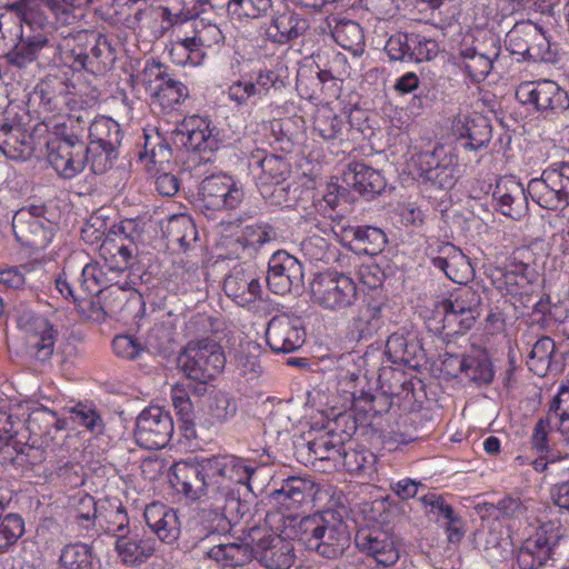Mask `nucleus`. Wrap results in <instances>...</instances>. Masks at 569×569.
<instances>
[{
	"mask_svg": "<svg viewBox=\"0 0 569 569\" xmlns=\"http://www.w3.org/2000/svg\"><path fill=\"white\" fill-rule=\"evenodd\" d=\"M480 295L472 287H458L451 292L450 297L443 301L442 308L447 316H465L460 325L465 329H470L476 319L480 316Z\"/></svg>",
	"mask_w": 569,
	"mask_h": 569,
	"instance_id": "cd10ccee",
	"label": "nucleus"
},
{
	"mask_svg": "<svg viewBox=\"0 0 569 569\" xmlns=\"http://www.w3.org/2000/svg\"><path fill=\"white\" fill-rule=\"evenodd\" d=\"M516 97L522 104H532L545 119L569 111V91L549 79L521 83Z\"/></svg>",
	"mask_w": 569,
	"mask_h": 569,
	"instance_id": "6e6552de",
	"label": "nucleus"
},
{
	"mask_svg": "<svg viewBox=\"0 0 569 569\" xmlns=\"http://www.w3.org/2000/svg\"><path fill=\"white\" fill-rule=\"evenodd\" d=\"M343 181L368 199L380 194L387 184L380 171L362 162L349 163L343 172Z\"/></svg>",
	"mask_w": 569,
	"mask_h": 569,
	"instance_id": "c85d7f7f",
	"label": "nucleus"
},
{
	"mask_svg": "<svg viewBox=\"0 0 569 569\" xmlns=\"http://www.w3.org/2000/svg\"><path fill=\"white\" fill-rule=\"evenodd\" d=\"M72 499V517L79 535L84 538L99 536V529L97 528L99 517L94 498L88 493L79 492Z\"/></svg>",
	"mask_w": 569,
	"mask_h": 569,
	"instance_id": "ea45409f",
	"label": "nucleus"
},
{
	"mask_svg": "<svg viewBox=\"0 0 569 569\" xmlns=\"http://www.w3.org/2000/svg\"><path fill=\"white\" fill-rule=\"evenodd\" d=\"M258 163L262 172L260 179L266 184L286 182L287 178L291 174L289 161L281 156L267 154Z\"/></svg>",
	"mask_w": 569,
	"mask_h": 569,
	"instance_id": "bf43d9fd",
	"label": "nucleus"
},
{
	"mask_svg": "<svg viewBox=\"0 0 569 569\" xmlns=\"http://www.w3.org/2000/svg\"><path fill=\"white\" fill-rule=\"evenodd\" d=\"M500 48L492 41L489 49L461 43L457 64L475 82L482 81L491 71L493 61L499 57Z\"/></svg>",
	"mask_w": 569,
	"mask_h": 569,
	"instance_id": "4be33fe9",
	"label": "nucleus"
},
{
	"mask_svg": "<svg viewBox=\"0 0 569 569\" xmlns=\"http://www.w3.org/2000/svg\"><path fill=\"white\" fill-rule=\"evenodd\" d=\"M459 365L461 372L477 385H487L493 378V370L489 356L485 350L478 349L470 355L452 358Z\"/></svg>",
	"mask_w": 569,
	"mask_h": 569,
	"instance_id": "c03bdc74",
	"label": "nucleus"
},
{
	"mask_svg": "<svg viewBox=\"0 0 569 569\" xmlns=\"http://www.w3.org/2000/svg\"><path fill=\"white\" fill-rule=\"evenodd\" d=\"M503 278L502 284H533L537 282L539 274L533 267L523 262L510 263L506 271L501 272Z\"/></svg>",
	"mask_w": 569,
	"mask_h": 569,
	"instance_id": "774afa93",
	"label": "nucleus"
},
{
	"mask_svg": "<svg viewBox=\"0 0 569 569\" xmlns=\"http://www.w3.org/2000/svg\"><path fill=\"white\" fill-rule=\"evenodd\" d=\"M420 501L426 515L439 525L453 517V508L440 495L428 493L421 497Z\"/></svg>",
	"mask_w": 569,
	"mask_h": 569,
	"instance_id": "338daca9",
	"label": "nucleus"
},
{
	"mask_svg": "<svg viewBox=\"0 0 569 569\" xmlns=\"http://www.w3.org/2000/svg\"><path fill=\"white\" fill-rule=\"evenodd\" d=\"M506 43L511 53L520 56L539 57L549 49L545 32L531 21L516 23L507 33Z\"/></svg>",
	"mask_w": 569,
	"mask_h": 569,
	"instance_id": "f3484780",
	"label": "nucleus"
},
{
	"mask_svg": "<svg viewBox=\"0 0 569 569\" xmlns=\"http://www.w3.org/2000/svg\"><path fill=\"white\" fill-rule=\"evenodd\" d=\"M143 517L159 541L172 543L179 538L180 520L174 509L161 502H152L146 507Z\"/></svg>",
	"mask_w": 569,
	"mask_h": 569,
	"instance_id": "393cba45",
	"label": "nucleus"
},
{
	"mask_svg": "<svg viewBox=\"0 0 569 569\" xmlns=\"http://www.w3.org/2000/svg\"><path fill=\"white\" fill-rule=\"evenodd\" d=\"M556 346L551 338L542 337L532 347L527 358L529 369L537 376H545L550 367Z\"/></svg>",
	"mask_w": 569,
	"mask_h": 569,
	"instance_id": "6e6d98bb",
	"label": "nucleus"
},
{
	"mask_svg": "<svg viewBox=\"0 0 569 569\" xmlns=\"http://www.w3.org/2000/svg\"><path fill=\"white\" fill-rule=\"evenodd\" d=\"M268 346L277 353H290L305 343L301 320L288 315L271 318L266 330Z\"/></svg>",
	"mask_w": 569,
	"mask_h": 569,
	"instance_id": "4468645a",
	"label": "nucleus"
},
{
	"mask_svg": "<svg viewBox=\"0 0 569 569\" xmlns=\"http://www.w3.org/2000/svg\"><path fill=\"white\" fill-rule=\"evenodd\" d=\"M206 462L217 498L219 492L234 489L233 485L244 486L248 491L254 492L259 469L244 459L236 456H212L206 458Z\"/></svg>",
	"mask_w": 569,
	"mask_h": 569,
	"instance_id": "0eeeda50",
	"label": "nucleus"
},
{
	"mask_svg": "<svg viewBox=\"0 0 569 569\" xmlns=\"http://www.w3.org/2000/svg\"><path fill=\"white\" fill-rule=\"evenodd\" d=\"M158 546L151 536L127 532L117 538L114 549L123 565L139 567L154 555Z\"/></svg>",
	"mask_w": 569,
	"mask_h": 569,
	"instance_id": "b1692460",
	"label": "nucleus"
},
{
	"mask_svg": "<svg viewBox=\"0 0 569 569\" xmlns=\"http://www.w3.org/2000/svg\"><path fill=\"white\" fill-rule=\"evenodd\" d=\"M46 207L31 204L16 211L12 229L17 241L34 250L44 249L53 238L54 224L44 217Z\"/></svg>",
	"mask_w": 569,
	"mask_h": 569,
	"instance_id": "1a4fd4ad",
	"label": "nucleus"
},
{
	"mask_svg": "<svg viewBox=\"0 0 569 569\" xmlns=\"http://www.w3.org/2000/svg\"><path fill=\"white\" fill-rule=\"evenodd\" d=\"M482 508L488 517L496 520L520 518L527 511V507L521 499L513 496H507L497 503H485Z\"/></svg>",
	"mask_w": 569,
	"mask_h": 569,
	"instance_id": "e2e57ef3",
	"label": "nucleus"
},
{
	"mask_svg": "<svg viewBox=\"0 0 569 569\" xmlns=\"http://www.w3.org/2000/svg\"><path fill=\"white\" fill-rule=\"evenodd\" d=\"M90 116L87 111L76 112L63 118L61 122L53 126V139H61L76 146V149L83 150L86 144L83 138L88 132Z\"/></svg>",
	"mask_w": 569,
	"mask_h": 569,
	"instance_id": "79ce46f5",
	"label": "nucleus"
},
{
	"mask_svg": "<svg viewBox=\"0 0 569 569\" xmlns=\"http://www.w3.org/2000/svg\"><path fill=\"white\" fill-rule=\"evenodd\" d=\"M138 246L126 237L120 238L108 231L103 241L99 244V254L111 269L126 271L129 263L138 256Z\"/></svg>",
	"mask_w": 569,
	"mask_h": 569,
	"instance_id": "7c9ffc66",
	"label": "nucleus"
},
{
	"mask_svg": "<svg viewBox=\"0 0 569 569\" xmlns=\"http://www.w3.org/2000/svg\"><path fill=\"white\" fill-rule=\"evenodd\" d=\"M53 290L66 300L71 299L84 317L96 321L103 319L102 289L92 292L89 287H53Z\"/></svg>",
	"mask_w": 569,
	"mask_h": 569,
	"instance_id": "c9c22d12",
	"label": "nucleus"
},
{
	"mask_svg": "<svg viewBox=\"0 0 569 569\" xmlns=\"http://www.w3.org/2000/svg\"><path fill=\"white\" fill-rule=\"evenodd\" d=\"M331 37L343 49L355 56L361 54L365 47V36L359 23L352 20L332 17L328 20Z\"/></svg>",
	"mask_w": 569,
	"mask_h": 569,
	"instance_id": "e433bc0d",
	"label": "nucleus"
},
{
	"mask_svg": "<svg viewBox=\"0 0 569 569\" xmlns=\"http://www.w3.org/2000/svg\"><path fill=\"white\" fill-rule=\"evenodd\" d=\"M88 137L90 142L86 146L84 152L90 161V170L94 174L104 173L118 157L122 139L120 126L109 117L90 119Z\"/></svg>",
	"mask_w": 569,
	"mask_h": 569,
	"instance_id": "39448f33",
	"label": "nucleus"
},
{
	"mask_svg": "<svg viewBox=\"0 0 569 569\" xmlns=\"http://www.w3.org/2000/svg\"><path fill=\"white\" fill-rule=\"evenodd\" d=\"M33 448L17 439L11 417L0 412V463L23 465Z\"/></svg>",
	"mask_w": 569,
	"mask_h": 569,
	"instance_id": "72a5a7b5",
	"label": "nucleus"
},
{
	"mask_svg": "<svg viewBox=\"0 0 569 569\" xmlns=\"http://www.w3.org/2000/svg\"><path fill=\"white\" fill-rule=\"evenodd\" d=\"M256 558L268 569H289L295 562L293 543L279 535L257 536Z\"/></svg>",
	"mask_w": 569,
	"mask_h": 569,
	"instance_id": "aec40b11",
	"label": "nucleus"
},
{
	"mask_svg": "<svg viewBox=\"0 0 569 569\" xmlns=\"http://www.w3.org/2000/svg\"><path fill=\"white\" fill-rule=\"evenodd\" d=\"M24 533V520L19 513L0 515V550H8Z\"/></svg>",
	"mask_w": 569,
	"mask_h": 569,
	"instance_id": "680f3d73",
	"label": "nucleus"
},
{
	"mask_svg": "<svg viewBox=\"0 0 569 569\" xmlns=\"http://www.w3.org/2000/svg\"><path fill=\"white\" fill-rule=\"evenodd\" d=\"M559 540L560 536L557 532L542 526L521 546L545 566L551 559Z\"/></svg>",
	"mask_w": 569,
	"mask_h": 569,
	"instance_id": "8fccbe9b",
	"label": "nucleus"
},
{
	"mask_svg": "<svg viewBox=\"0 0 569 569\" xmlns=\"http://www.w3.org/2000/svg\"><path fill=\"white\" fill-rule=\"evenodd\" d=\"M172 134L174 140L179 141L187 149L196 151L211 149L208 126H206V129H188L186 126H182L176 129Z\"/></svg>",
	"mask_w": 569,
	"mask_h": 569,
	"instance_id": "69168bd1",
	"label": "nucleus"
},
{
	"mask_svg": "<svg viewBox=\"0 0 569 569\" xmlns=\"http://www.w3.org/2000/svg\"><path fill=\"white\" fill-rule=\"evenodd\" d=\"M199 196L207 209H234L242 201L243 191L237 187L232 177L212 174L201 181Z\"/></svg>",
	"mask_w": 569,
	"mask_h": 569,
	"instance_id": "ddd939ff",
	"label": "nucleus"
},
{
	"mask_svg": "<svg viewBox=\"0 0 569 569\" xmlns=\"http://www.w3.org/2000/svg\"><path fill=\"white\" fill-rule=\"evenodd\" d=\"M307 28V20L292 12H284L272 20L267 34L273 42L286 43L301 36Z\"/></svg>",
	"mask_w": 569,
	"mask_h": 569,
	"instance_id": "49530a36",
	"label": "nucleus"
},
{
	"mask_svg": "<svg viewBox=\"0 0 569 569\" xmlns=\"http://www.w3.org/2000/svg\"><path fill=\"white\" fill-rule=\"evenodd\" d=\"M68 47L63 59L76 71L102 73L116 61V50L102 33L80 31L73 38V44L68 43Z\"/></svg>",
	"mask_w": 569,
	"mask_h": 569,
	"instance_id": "7ed1b4c3",
	"label": "nucleus"
},
{
	"mask_svg": "<svg viewBox=\"0 0 569 569\" xmlns=\"http://www.w3.org/2000/svg\"><path fill=\"white\" fill-rule=\"evenodd\" d=\"M527 191L531 199L547 210H562L569 206V162L542 171L531 179Z\"/></svg>",
	"mask_w": 569,
	"mask_h": 569,
	"instance_id": "423d86ee",
	"label": "nucleus"
},
{
	"mask_svg": "<svg viewBox=\"0 0 569 569\" xmlns=\"http://www.w3.org/2000/svg\"><path fill=\"white\" fill-rule=\"evenodd\" d=\"M308 450V462L317 467V462L321 463L318 468L323 471L340 468L341 451L345 443L340 435L336 432H327L308 441L306 445Z\"/></svg>",
	"mask_w": 569,
	"mask_h": 569,
	"instance_id": "a878e982",
	"label": "nucleus"
},
{
	"mask_svg": "<svg viewBox=\"0 0 569 569\" xmlns=\"http://www.w3.org/2000/svg\"><path fill=\"white\" fill-rule=\"evenodd\" d=\"M47 159L54 170L63 178H73L83 171L90 161L83 150L76 149L70 142L51 139L47 142Z\"/></svg>",
	"mask_w": 569,
	"mask_h": 569,
	"instance_id": "a211bd4d",
	"label": "nucleus"
},
{
	"mask_svg": "<svg viewBox=\"0 0 569 569\" xmlns=\"http://www.w3.org/2000/svg\"><path fill=\"white\" fill-rule=\"evenodd\" d=\"M207 469L206 458L193 463L179 461L172 467L170 481L190 501L217 499Z\"/></svg>",
	"mask_w": 569,
	"mask_h": 569,
	"instance_id": "9d476101",
	"label": "nucleus"
},
{
	"mask_svg": "<svg viewBox=\"0 0 569 569\" xmlns=\"http://www.w3.org/2000/svg\"><path fill=\"white\" fill-rule=\"evenodd\" d=\"M218 505L216 508L223 515L228 521V528L237 523L250 510V505L240 497L238 490H227L218 493V499H213Z\"/></svg>",
	"mask_w": 569,
	"mask_h": 569,
	"instance_id": "603ef678",
	"label": "nucleus"
},
{
	"mask_svg": "<svg viewBox=\"0 0 569 569\" xmlns=\"http://www.w3.org/2000/svg\"><path fill=\"white\" fill-rule=\"evenodd\" d=\"M452 131L463 141V148L473 151L487 147L492 138L490 120L480 113H459L452 121Z\"/></svg>",
	"mask_w": 569,
	"mask_h": 569,
	"instance_id": "6ab92c4d",
	"label": "nucleus"
},
{
	"mask_svg": "<svg viewBox=\"0 0 569 569\" xmlns=\"http://www.w3.org/2000/svg\"><path fill=\"white\" fill-rule=\"evenodd\" d=\"M357 295V287H311L312 301L330 310L351 306Z\"/></svg>",
	"mask_w": 569,
	"mask_h": 569,
	"instance_id": "a18cd8bd",
	"label": "nucleus"
},
{
	"mask_svg": "<svg viewBox=\"0 0 569 569\" xmlns=\"http://www.w3.org/2000/svg\"><path fill=\"white\" fill-rule=\"evenodd\" d=\"M271 6V0H229L227 11L237 20L258 19L266 16Z\"/></svg>",
	"mask_w": 569,
	"mask_h": 569,
	"instance_id": "0e129e2a",
	"label": "nucleus"
},
{
	"mask_svg": "<svg viewBox=\"0 0 569 569\" xmlns=\"http://www.w3.org/2000/svg\"><path fill=\"white\" fill-rule=\"evenodd\" d=\"M0 150L10 159H26L32 151L31 136L19 124H0Z\"/></svg>",
	"mask_w": 569,
	"mask_h": 569,
	"instance_id": "a19ab883",
	"label": "nucleus"
},
{
	"mask_svg": "<svg viewBox=\"0 0 569 569\" xmlns=\"http://www.w3.org/2000/svg\"><path fill=\"white\" fill-rule=\"evenodd\" d=\"M261 533V529L252 527L248 535L232 542H219L206 551L209 559L222 566L242 567L257 555V536Z\"/></svg>",
	"mask_w": 569,
	"mask_h": 569,
	"instance_id": "2eb2a0df",
	"label": "nucleus"
},
{
	"mask_svg": "<svg viewBox=\"0 0 569 569\" xmlns=\"http://www.w3.org/2000/svg\"><path fill=\"white\" fill-rule=\"evenodd\" d=\"M207 281L222 282V284H259L254 277L253 266L238 263L229 269L224 260L214 261L207 269Z\"/></svg>",
	"mask_w": 569,
	"mask_h": 569,
	"instance_id": "4c0bfd02",
	"label": "nucleus"
},
{
	"mask_svg": "<svg viewBox=\"0 0 569 569\" xmlns=\"http://www.w3.org/2000/svg\"><path fill=\"white\" fill-rule=\"evenodd\" d=\"M99 560L92 548L82 542L66 545L60 552V569H97Z\"/></svg>",
	"mask_w": 569,
	"mask_h": 569,
	"instance_id": "de8ad7c7",
	"label": "nucleus"
},
{
	"mask_svg": "<svg viewBox=\"0 0 569 569\" xmlns=\"http://www.w3.org/2000/svg\"><path fill=\"white\" fill-rule=\"evenodd\" d=\"M68 419L73 425L86 428L92 435H101L104 430L103 419L92 406L79 402L68 408Z\"/></svg>",
	"mask_w": 569,
	"mask_h": 569,
	"instance_id": "5fc2aeb1",
	"label": "nucleus"
},
{
	"mask_svg": "<svg viewBox=\"0 0 569 569\" xmlns=\"http://www.w3.org/2000/svg\"><path fill=\"white\" fill-rule=\"evenodd\" d=\"M442 149L420 154V176L439 189H450L457 181V168L451 158L440 159Z\"/></svg>",
	"mask_w": 569,
	"mask_h": 569,
	"instance_id": "bb28decb",
	"label": "nucleus"
},
{
	"mask_svg": "<svg viewBox=\"0 0 569 569\" xmlns=\"http://www.w3.org/2000/svg\"><path fill=\"white\" fill-rule=\"evenodd\" d=\"M278 233L268 222H254L246 224L241 234L227 241L230 252L237 258L252 257L262 247L277 240Z\"/></svg>",
	"mask_w": 569,
	"mask_h": 569,
	"instance_id": "5701e85b",
	"label": "nucleus"
},
{
	"mask_svg": "<svg viewBox=\"0 0 569 569\" xmlns=\"http://www.w3.org/2000/svg\"><path fill=\"white\" fill-rule=\"evenodd\" d=\"M547 417L558 427L565 440L569 436V387H560L550 403Z\"/></svg>",
	"mask_w": 569,
	"mask_h": 569,
	"instance_id": "052dcab7",
	"label": "nucleus"
},
{
	"mask_svg": "<svg viewBox=\"0 0 569 569\" xmlns=\"http://www.w3.org/2000/svg\"><path fill=\"white\" fill-rule=\"evenodd\" d=\"M299 284L303 282L302 264L286 251L274 252L268 262L267 284Z\"/></svg>",
	"mask_w": 569,
	"mask_h": 569,
	"instance_id": "f704fd0d",
	"label": "nucleus"
},
{
	"mask_svg": "<svg viewBox=\"0 0 569 569\" xmlns=\"http://www.w3.org/2000/svg\"><path fill=\"white\" fill-rule=\"evenodd\" d=\"M355 542L360 552L372 558L378 566L391 567L400 557L395 536L380 527L361 528Z\"/></svg>",
	"mask_w": 569,
	"mask_h": 569,
	"instance_id": "f8f14e48",
	"label": "nucleus"
},
{
	"mask_svg": "<svg viewBox=\"0 0 569 569\" xmlns=\"http://www.w3.org/2000/svg\"><path fill=\"white\" fill-rule=\"evenodd\" d=\"M190 529L193 538L199 541L207 539L214 541L217 537L229 530L228 521L217 508L200 509L192 518Z\"/></svg>",
	"mask_w": 569,
	"mask_h": 569,
	"instance_id": "58836bf2",
	"label": "nucleus"
},
{
	"mask_svg": "<svg viewBox=\"0 0 569 569\" xmlns=\"http://www.w3.org/2000/svg\"><path fill=\"white\" fill-rule=\"evenodd\" d=\"M168 236L172 242L187 250L198 239V231L191 217L181 214L173 217L168 224Z\"/></svg>",
	"mask_w": 569,
	"mask_h": 569,
	"instance_id": "4d7b16f0",
	"label": "nucleus"
},
{
	"mask_svg": "<svg viewBox=\"0 0 569 569\" xmlns=\"http://www.w3.org/2000/svg\"><path fill=\"white\" fill-rule=\"evenodd\" d=\"M528 196L529 193L522 183L511 176L500 178L492 193L499 211L515 220L520 219L527 213Z\"/></svg>",
	"mask_w": 569,
	"mask_h": 569,
	"instance_id": "412c9836",
	"label": "nucleus"
},
{
	"mask_svg": "<svg viewBox=\"0 0 569 569\" xmlns=\"http://www.w3.org/2000/svg\"><path fill=\"white\" fill-rule=\"evenodd\" d=\"M377 457L365 448H347L345 446L340 457V468L356 476H372L376 472Z\"/></svg>",
	"mask_w": 569,
	"mask_h": 569,
	"instance_id": "09e8293b",
	"label": "nucleus"
},
{
	"mask_svg": "<svg viewBox=\"0 0 569 569\" xmlns=\"http://www.w3.org/2000/svg\"><path fill=\"white\" fill-rule=\"evenodd\" d=\"M238 411L236 399L218 392L209 399L207 407V423L210 427L221 426L230 421Z\"/></svg>",
	"mask_w": 569,
	"mask_h": 569,
	"instance_id": "864d4df0",
	"label": "nucleus"
},
{
	"mask_svg": "<svg viewBox=\"0 0 569 569\" xmlns=\"http://www.w3.org/2000/svg\"><path fill=\"white\" fill-rule=\"evenodd\" d=\"M380 289L381 287H367L365 292L366 305L355 320V328L361 339L371 337L382 325L381 310L386 298Z\"/></svg>",
	"mask_w": 569,
	"mask_h": 569,
	"instance_id": "c756f323",
	"label": "nucleus"
},
{
	"mask_svg": "<svg viewBox=\"0 0 569 569\" xmlns=\"http://www.w3.org/2000/svg\"><path fill=\"white\" fill-rule=\"evenodd\" d=\"M173 433V420L168 411L158 406L144 409L137 418L134 438L147 450L164 448Z\"/></svg>",
	"mask_w": 569,
	"mask_h": 569,
	"instance_id": "9b49d317",
	"label": "nucleus"
},
{
	"mask_svg": "<svg viewBox=\"0 0 569 569\" xmlns=\"http://www.w3.org/2000/svg\"><path fill=\"white\" fill-rule=\"evenodd\" d=\"M387 241V236L380 228L358 226L346 247L357 254L376 256L382 252Z\"/></svg>",
	"mask_w": 569,
	"mask_h": 569,
	"instance_id": "37998d69",
	"label": "nucleus"
},
{
	"mask_svg": "<svg viewBox=\"0 0 569 569\" xmlns=\"http://www.w3.org/2000/svg\"><path fill=\"white\" fill-rule=\"evenodd\" d=\"M47 272L40 262L0 269V284L44 282Z\"/></svg>",
	"mask_w": 569,
	"mask_h": 569,
	"instance_id": "3c124183",
	"label": "nucleus"
},
{
	"mask_svg": "<svg viewBox=\"0 0 569 569\" xmlns=\"http://www.w3.org/2000/svg\"><path fill=\"white\" fill-rule=\"evenodd\" d=\"M24 330L28 355L42 363L49 361L54 353L58 330L42 316L27 320Z\"/></svg>",
	"mask_w": 569,
	"mask_h": 569,
	"instance_id": "dca6fc26",
	"label": "nucleus"
},
{
	"mask_svg": "<svg viewBox=\"0 0 569 569\" xmlns=\"http://www.w3.org/2000/svg\"><path fill=\"white\" fill-rule=\"evenodd\" d=\"M315 482L307 478L289 477L282 480L279 489L271 493L272 499L287 510L296 509L315 496Z\"/></svg>",
	"mask_w": 569,
	"mask_h": 569,
	"instance_id": "2f4dec72",
	"label": "nucleus"
},
{
	"mask_svg": "<svg viewBox=\"0 0 569 569\" xmlns=\"http://www.w3.org/2000/svg\"><path fill=\"white\" fill-rule=\"evenodd\" d=\"M295 536L306 549L328 559L338 558L350 545L347 525L332 510L300 519L295 526Z\"/></svg>",
	"mask_w": 569,
	"mask_h": 569,
	"instance_id": "f03ea898",
	"label": "nucleus"
},
{
	"mask_svg": "<svg viewBox=\"0 0 569 569\" xmlns=\"http://www.w3.org/2000/svg\"><path fill=\"white\" fill-rule=\"evenodd\" d=\"M226 357L220 345L202 339L191 341L178 357L183 375L200 385H207L221 373Z\"/></svg>",
	"mask_w": 569,
	"mask_h": 569,
	"instance_id": "20e7f679",
	"label": "nucleus"
},
{
	"mask_svg": "<svg viewBox=\"0 0 569 569\" xmlns=\"http://www.w3.org/2000/svg\"><path fill=\"white\" fill-rule=\"evenodd\" d=\"M150 74L154 76L156 84H150L151 96L164 108H172L180 103L188 96L187 87L171 78L162 70L160 64L149 69Z\"/></svg>",
	"mask_w": 569,
	"mask_h": 569,
	"instance_id": "473e14b6",
	"label": "nucleus"
},
{
	"mask_svg": "<svg viewBox=\"0 0 569 569\" xmlns=\"http://www.w3.org/2000/svg\"><path fill=\"white\" fill-rule=\"evenodd\" d=\"M43 17L36 0H17L0 7V39L13 34L14 44L3 56L6 61L22 69L32 62H48L58 46L40 27Z\"/></svg>",
	"mask_w": 569,
	"mask_h": 569,
	"instance_id": "f257e3e1",
	"label": "nucleus"
},
{
	"mask_svg": "<svg viewBox=\"0 0 569 569\" xmlns=\"http://www.w3.org/2000/svg\"><path fill=\"white\" fill-rule=\"evenodd\" d=\"M405 44L409 50V61H428L433 59L439 52L438 42L420 33H406Z\"/></svg>",
	"mask_w": 569,
	"mask_h": 569,
	"instance_id": "13d9d810",
	"label": "nucleus"
}]
</instances>
